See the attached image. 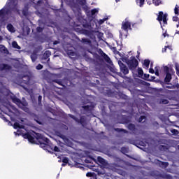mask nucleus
Masks as SVG:
<instances>
[{
	"label": "nucleus",
	"instance_id": "49530a36",
	"mask_svg": "<svg viewBox=\"0 0 179 179\" xmlns=\"http://www.w3.org/2000/svg\"><path fill=\"white\" fill-rule=\"evenodd\" d=\"M173 132H175L176 134H178V131H177L176 129L173 130Z\"/></svg>",
	"mask_w": 179,
	"mask_h": 179
},
{
	"label": "nucleus",
	"instance_id": "e433bc0d",
	"mask_svg": "<svg viewBox=\"0 0 179 179\" xmlns=\"http://www.w3.org/2000/svg\"><path fill=\"white\" fill-rule=\"evenodd\" d=\"M155 75L159 76V70L157 69V67L155 68Z\"/></svg>",
	"mask_w": 179,
	"mask_h": 179
},
{
	"label": "nucleus",
	"instance_id": "f03ea898",
	"mask_svg": "<svg viewBox=\"0 0 179 179\" xmlns=\"http://www.w3.org/2000/svg\"><path fill=\"white\" fill-rule=\"evenodd\" d=\"M15 6H16V0H8L6 6L3 9L0 10V17L6 16V15L9 13V10L13 9Z\"/></svg>",
	"mask_w": 179,
	"mask_h": 179
},
{
	"label": "nucleus",
	"instance_id": "1a4fd4ad",
	"mask_svg": "<svg viewBox=\"0 0 179 179\" xmlns=\"http://www.w3.org/2000/svg\"><path fill=\"white\" fill-rule=\"evenodd\" d=\"M55 137L56 139H59V141L61 142V141H63L66 145H71V142H69V139L66 138L64 135H55Z\"/></svg>",
	"mask_w": 179,
	"mask_h": 179
},
{
	"label": "nucleus",
	"instance_id": "c9c22d12",
	"mask_svg": "<svg viewBox=\"0 0 179 179\" xmlns=\"http://www.w3.org/2000/svg\"><path fill=\"white\" fill-rule=\"evenodd\" d=\"M31 59H32V62H34V61H36V55H31Z\"/></svg>",
	"mask_w": 179,
	"mask_h": 179
},
{
	"label": "nucleus",
	"instance_id": "f3484780",
	"mask_svg": "<svg viewBox=\"0 0 179 179\" xmlns=\"http://www.w3.org/2000/svg\"><path fill=\"white\" fill-rule=\"evenodd\" d=\"M63 164H62V166L64 167L65 166V164H68V163H69V159L67 157H64L62 159Z\"/></svg>",
	"mask_w": 179,
	"mask_h": 179
},
{
	"label": "nucleus",
	"instance_id": "a211bd4d",
	"mask_svg": "<svg viewBox=\"0 0 179 179\" xmlns=\"http://www.w3.org/2000/svg\"><path fill=\"white\" fill-rule=\"evenodd\" d=\"M0 51H1V52H4V53L8 52V50H6V48H5V46H3V45H0Z\"/></svg>",
	"mask_w": 179,
	"mask_h": 179
},
{
	"label": "nucleus",
	"instance_id": "aec40b11",
	"mask_svg": "<svg viewBox=\"0 0 179 179\" xmlns=\"http://www.w3.org/2000/svg\"><path fill=\"white\" fill-rule=\"evenodd\" d=\"M12 45L14 48H17V50H20V46L19 45H17V43H16L15 41H13L12 43Z\"/></svg>",
	"mask_w": 179,
	"mask_h": 179
},
{
	"label": "nucleus",
	"instance_id": "2f4dec72",
	"mask_svg": "<svg viewBox=\"0 0 179 179\" xmlns=\"http://www.w3.org/2000/svg\"><path fill=\"white\" fill-rule=\"evenodd\" d=\"M105 59H106V62H109V63H110V62L111 61V60L110 59V57H108V56H107V55H105Z\"/></svg>",
	"mask_w": 179,
	"mask_h": 179
},
{
	"label": "nucleus",
	"instance_id": "5fc2aeb1",
	"mask_svg": "<svg viewBox=\"0 0 179 179\" xmlns=\"http://www.w3.org/2000/svg\"><path fill=\"white\" fill-rule=\"evenodd\" d=\"M148 3L149 5H150L151 3L148 2Z\"/></svg>",
	"mask_w": 179,
	"mask_h": 179
},
{
	"label": "nucleus",
	"instance_id": "cd10ccee",
	"mask_svg": "<svg viewBox=\"0 0 179 179\" xmlns=\"http://www.w3.org/2000/svg\"><path fill=\"white\" fill-rule=\"evenodd\" d=\"M169 48V50H171V46H165V48L162 50V52H166V50Z\"/></svg>",
	"mask_w": 179,
	"mask_h": 179
},
{
	"label": "nucleus",
	"instance_id": "f8f14e48",
	"mask_svg": "<svg viewBox=\"0 0 179 179\" xmlns=\"http://www.w3.org/2000/svg\"><path fill=\"white\" fill-rule=\"evenodd\" d=\"M149 65H150V61L148 59L144 60L143 66L145 69H148V68H149Z\"/></svg>",
	"mask_w": 179,
	"mask_h": 179
},
{
	"label": "nucleus",
	"instance_id": "dca6fc26",
	"mask_svg": "<svg viewBox=\"0 0 179 179\" xmlns=\"http://www.w3.org/2000/svg\"><path fill=\"white\" fill-rule=\"evenodd\" d=\"M136 3L140 8H142L145 3V0H136Z\"/></svg>",
	"mask_w": 179,
	"mask_h": 179
},
{
	"label": "nucleus",
	"instance_id": "3c124183",
	"mask_svg": "<svg viewBox=\"0 0 179 179\" xmlns=\"http://www.w3.org/2000/svg\"><path fill=\"white\" fill-rule=\"evenodd\" d=\"M75 167H80V166H78V165H75Z\"/></svg>",
	"mask_w": 179,
	"mask_h": 179
},
{
	"label": "nucleus",
	"instance_id": "473e14b6",
	"mask_svg": "<svg viewBox=\"0 0 179 179\" xmlns=\"http://www.w3.org/2000/svg\"><path fill=\"white\" fill-rule=\"evenodd\" d=\"M163 167H167V166H169V163L167 162H161Z\"/></svg>",
	"mask_w": 179,
	"mask_h": 179
},
{
	"label": "nucleus",
	"instance_id": "9b49d317",
	"mask_svg": "<svg viewBox=\"0 0 179 179\" xmlns=\"http://www.w3.org/2000/svg\"><path fill=\"white\" fill-rule=\"evenodd\" d=\"M7 29L8 31H10V33H15V27H13V25L12 24H9L7 25Z\"/></svg>",
	"mask_w": 179,
	"mask_h": 179
},
{
	"label": "nucleus",
	"instance_id": "7ed1b4c3",
	"mask_svg": "<svg viewBox=\"0 0 179 179\" xmlns=\"http://www.w3.org/2000/svg\"><path fill=\"white\" fill-rule=\"evenodd\" d=\"M122 61L123 62H126V64H127L130 69H135V68L138 66V60L135 59V57H131L130 60H128V59H127L126 57H123Z\"/></svg>",
	"mask_w": 179,
	"mask_h": 179
},
{
	"label": "nucleus",
	"instance_id": "b1692460",
	"mask_svg": "<svg viewBox=\"0 0 179 179\" xmlns=\"http://www.w3.org/2000/svg\"><path fill=\"white\" fill-rule=\"evenodd\" d=\"M121 152H122V153H128V148L123 147L121 149Z\"/></svg>",
	"mask_w": 179,
	"mask_h": 179
},
{
	"label": "nucleus",
	"instance_id": "052dcab7",
	"mask_svg": "<svg viewBox=\"0 0 179 179\" xmlns=\"http://www.w3.org/2000/svg\"><path fill=\"white\" fill-rule=\"evenodd\" d=\"M59 163H61V160H59Z\"/></svg>",
	"mask_w": 179,
	"mask_h": 179
},
{
	"label": "nucleus",
	"instance_id": "4468645a",
	"mask_svg": "<svg viewBox=\"0 0 179 179\" xmlns=\"http://www.w3.org/2000/svg\"><path fill=\"white\" fill-rule=\"evenodd\" d=\"M9 68H10L9 66L6 65L5 64H0V69H1V71L9 69Z\"/></svg>",
	"mask_w": 179,
	"mask_h": 179
},
{
	"label": "nucleus",
	"instance_id": "f704fd0d",
	"mask_svg": "<svg viewBox=\"0 0 179 179\" xmlns=\"http://www.w3.org/2000/svg\"><path fill=\"white\" fill-rule=\"evenodd\" d=\"M173 22H178V17L177 16L173 17Z\"/></svg>",
	"mask_w": 179,
	"mask_h": 179
},
{
	"label": "nucleus",
	"instance_id": "e2e57ef3",
	"mask_svg": "<svg viewBox=\"0 0 179 179\" xmlns=\"http://www.w3.org/2000/svg\"><path fill=\"white\" fill-rule=\"evenodd\" d=\"M36 135H38V134H36Z\"/></svg>",
	"mask_w": 179,
	"mask_h": 179
},
{
	"label": "nucleus",
	"instance_id": "c03bdc74",
	"mask_svg": "<svg viewBox=\"0 0 179 179\" xmlns=\"http://www.w3.org/2000/svg\"><path fill=\"white\" fill-rule=\"evenodd\" d=\"M41 30H43V29H41V28H40V27L37 28V31H41Z\"/></svg>",
	"mask_w": 179,
	"mask_h": 179
},
{
	"label": "nucleus",
	"instance_id": "8fccbe9b",
	"mask_svg": "<svg viewBox=\"0 0 179 179\" xmlns=\"http://www.w3.org/2000/svg\"><path fill=\"white\" fill-rule=\"evenodd\" d=\"M116 2H120V0H115Z\"/></svg>",
	"mask_w": 179,
	"mask_h": 179
},
{
	"label": "nucleus",
	"instance_id": "f257e3e1",
	"mask_svg": "<svg viewBox=\"0 0 179 179\" xmlns=\"http://www.w3.org/2000/svg\"><path fill=\"white\" fill-rule=\"evenodd\" d=\"M24 139H27L29 143H34L41 145V148L44 149V150H48V149H52L51 145V142L47 138L43 135L31 136V135H22Z\"/></svg>",
	"mask_w": 179,
	"mask_h": 179
},
{
	"label": "nucleus",
	"instance_id": "6ab92c4d",
	"mask_svg": "<svg viewBox=\"0 0 179 179\" xmlns=\"http://www.w3.org/2000/svg\"><path fill=\"white\" fill-rule=\"evenodd\" d=\"M174 13L176 15V16H178L179 15V6L178 5H176L174 8Z\"/></svg>",
	"mask_w": 179,
	"mask_h": 179
},
{
	"label": "nucleus",
	"instance_id": "c756f323",
	"mask_svg": "<svg viewBox=\"0 0 179 179\" xmlns=\"http://www.w3.org/2000/svg\"><path fill=\"white\" fill-rule=\"evenodd\" d=\"M161 103H162V104H168V103H169V101L166 100V99H162V100L161 101Z\"/></svg>",
	"mask_w": 179,
	"mask_h": 179
},
{
	"label": "nucleus",
	"instance_id": "ddd939ff",
	"mask_svg": "<svg viewBox=\"0 0 179 179\" xmlns=\"http://www.w3.org/2000/svg\"><path fill=\"white\" fill-rule=\"evenodd\" d=\"M13 128L15 129H23V126L20 125V124L15 122L13 125Z\"/></svg>",
	"mask_w": 179,
	"mask_h": 179
},
{
	"label": "nucleus",
	"instance_id": "6e6d98bb",
	"mask_svg": "<svg viewBox=\"0 0 179 179\" xmlns=\"http://www.w3.org/2000/svg\"><path fill=\"white\" fill-rule=\"evenodd\" d=\"M54 44H57V42H54Z\"/></svg>",
	"mask_w": 179,
	"mask_h": 179
},
{
	"label": "nucleus",
	"instance_id": "de8ad7c7",
	"mask_svg": "<svg viewBox=\"0 0 179 179\" xmlns=\"http://www.w3.org/2000/svg\"><path fill=\"white\" fill-rule=\"evenodd\" d=\"M166 87H168V89H171L173 87V86H166Z\"/></svg>",
	"mask_w": 179,
	"mask_h": 179
},
{
	"label": "nucleus",
	"instance_id": "39448f33",
	"mask_svg": "<svg viewBox=\"0 0 179 179\" xmlns=\"http://www.w3.org/2000/svg\"><path fill=\"white\" fill-rule=\"evenodd\" d=\"M164 71L166 72V75L165 77V82L166 83H169L170 80H171V75L174 73V71H173V69L168 67L167 66H165L164 67Z\"/></svg>",
	"mask_w": 179,
	"mask_h": 179
},
{
	"label": "nucleus",
	"instance_id": "c85d7f7f",
	"mask_svg": "<svg viewBox=\"0 0 179 179\" xmlns=\"http://www.w3.org/2000/svg\"><path fill=\"white\" fill-rule=\"evenodd\" d=\"M152 65H153V64L151 63V67ZM151 67L149 69L150 73H155V70L153 69V68H151Z\"/></svg>",
	"mask_w": 179,
	"mask_h": 179
},
{
	"label": "nucleus",
	"instance_id": "864d4df0",
	"mask_svg": "<svg viewBox=\"0 0 179 179\" xmlns=\"http://www.w3.org/2000/svg\"><path fill=\"white\" fill-rule=\"evenodd\" d=\"M16 135H20V134H19V133H17V134H16Z\"/></svg>",
	"mask_w": 179,
	"mask_h": 179
},
{
	"label": "nucleus",
	"instance_id": "a18cd8bd",
	"mask_svg": "<svg viewBox=\"0 0 179 179\" xmlns=\"http://www.w3.org/2000/svg\"><path fill=\"white\" fill-rule=\"evenodd\" d=\"M119 131H123V132H124V134H127L126 131H125V130H124V129H119Z\"/></svg>",
	"mask_w": 179,
	"mask_h": 179
},
{
	"label": "nucleus",
	"instance_id": "4d7b16f0",
	"mask_svg": "<svg viewBox=\"0 0 179 179\" xmlns=\"http://www.w3.org/2000/svg\"><path fill=\"white\" fill-rule=\"evenodd\" d=\"M147 78H149V75H147Z\"/></svg>",
	"mask_w": 179,
	"mask_h": 179
},
{
	"label": "nucleus",
	"instance_id": "9d476101",
	"mask_svg": "<svg viewBox=\"0 0 179 179\" xmlns=\"http://www.w3.org/2000/svg\"><path fill=\"white\" fill-rule=\"evenodd\" d=\"M117 168H115L113 170L118 174H120L121 176H125V172L122 171L121 169H120L119 166H116Z\"/></svg>",
	"mask_w": 179,
	"mask_h": 179
},
{
	"label": "nucleus",
	"instance_id": "4c0bfd02",
	"mask_svg": "<svg viewBox=\"0 0 179 179\" xmlns=\"http://www.w3.org/2000/svg\"><path fill=\"white\" fill-rule=\"evenodd\" d=\"M129 129H134V128H135V125H134V124H129Z\"/></svg>",
	"mask_w": 179,
	"mask_h": 179
},
{
	"label": "nucleus",
	"instance_id": "423d86ee",
	"mask_svg": "<svg viewBox=\"0 0 179 179\" xmlns=\"http://www.w3.org/2000/svg\"><path fill=\"white\" fill-rule=\"evenodd\" d=\"M157 20L159 22L161 26L162 24L164 26V24H167V14H164L163 12L160 11L157 17Z\"/></svg>",
	"mask_w": 179,
	"mask_h": 179
},
{
	"label": "nucleus",
	"instance_id": "0e129e2a",
	"mask_svg": "<svg viewBox=\"0 0 179 179\" xmlns=\"http://www.w3.org/2000/svg\"><path fill=\"white\" fill-rule=\"evenodd\" d=\"M0 117H1V113H0Z\"/></svg>",
	"mask_w": 179,
	"mask_h": 179
},
{
	"label": "nucleus",
	"instance_id": "79ce46f5",
	"mask_svg": "<svg viewBox=\"0 0 179 179\" xmlns=\"http://www.w3.org/2000/svg\"><path fill=\"white\" fill-rule=\"evenodd\" d=\"M86 176H87V177H92V176H93V173H87L86 174Z\"/></svg>",
	"mask_w": 179,
	"mask_h": 179
},
{
	"label": "nucleus",
	"instance_id": "4be33fe9",
	"mask_svg": "<svg viewBox=\"0 0 179 179\" xmlns=\"http://www.w3.org/2000/svg\"><path fill=\"white\" fill-rule=\"evenodd\" d=\"M53 150H54L55 152H62V148H58V147H57V146H55V147H54Z\"/></svg>",
	"mask_w": 179,
	"mask_h": 179
},
{
	"label": "nucleus",
	"instance_id": "0eeeda50",
	"mask_svg": "<svg viewBox=\"0 0 179 179\" xmlns=\"http://www.w3.org/2000/svg\"><path fill=\"white\" fill-rule=\"evenodd\" d=\"M122 30H124V31L131 30V22H129L128 18H126L125 20L122 22Z\"/></svg>",
	"mask_w": 179,
	"mask_h": 179
},
{
	"label": "nucleus",
	"instance_id": "bb28decb",
	"mask_svg": "<svg viewBox=\"0 0 179 179\" xmlns=\"http://www.w3.org/2000/svg\"><path fill=\"white\" fill-rule=\"evenodd\" d=\"M106 20H107V18H103V19H102V20H100L99 21V24H103V23L104 22H106Z\"/></svg>",
	"mask_w": 179,
	"mask_h": 179
},
{
	"label": "nucleus",
	"instance_id": "6e6552de",
	"mask_svg": "<svg viewBox=\"0 0 179 179\" xmlns=\"http://www.w3.org/2000/svg\"><path fill=\"white\" fill-rule=\"evenodd\" d=\"M118 64L120 66L121 72H122V73H124V75H128V73H129V70H128V67L124 66V63H122V62L119 60Z\"/></svg>",
	"mask_w": 179,
	"mask_h": 179
},
{
	"label": "nucleus",
	"instance_id": "ea45409f",
	"mask_svg": "<svg viewBox=\"0 0 179 179\" xmlns=\"http://www.w3.org/2000/svg\"><path fill=\"white\" fill-rule=\"evenodd\" d=\"M45 55H48V57H50V55H51V52H50V51H46V52H45Z\"/></svg>",
	"mask_w": 179,
	"mask_h": 179
},
{
	"label": "nucleus",
	"instance_id": "09e8293b",
	"mask_svg": "<svg viewBox=\"0 0 179 179\" xmlns=\"http://www.w3.org/2000/svg\"><path fill=\"white\" fill-rule=\"evenodd\" d=\"M0 41H2V36H0Z\"/></svg>",
	"mask_w": 179,
	"mask_h": 179
},
{
	"label": "nucleus",
	"instance_id": "13d9d810",
	"mask_svg": "<svg viewBox=\"0 0 179 179\" xmlns=\"http://www.w3.org/2000/svg\"><path fill=\"white\" fill-rule=\"evenodd\" d=\"M178 149L179 150V145H178Z\"/></svg>",
	"mask_w": 179,
	"mask_h": 179
},
{
	"label": "nucleus",
	"instance_id": "a19ab883",
	"mask_svg": "<svg viewBox=\"0 0 179 179\" xmlns=\"http://www.w3.org/2000/svg\"><path fill=\"white\" fill-rule=\"evenodd\" d=\"M176 72L177 73H179V67H178V65H176Z\"/></svg>",
	"mask_w": 179,
	"mask_h": 179
},
{
	"label": "nucleus",
	"instance_id": "2eb2a0df",
	"mask_svg": "<svg viewBox=\"0 0 179 179\" xmlns=\"http://www.w3.org/2000/svg\"><path fill=\"white\" fill-rule=\"evenodd\" d=\"M97 160L101 164H106V159H103L101 157H98Z\"/></svg>",
	"mask_w": 179,
	"mask_h": 179
},
{
	"label": "nucleus",
	"instance_id": "37998d69",
	"mask_svg": "<svg viewBox=\"0 0 179 179\" xmlns=\"http://www.w3.org/2000/svg\"><path fill=\"white\" fill-rule=\"evenodd\" d=\"M41 99H43V97L41 96H38V101L39 103H41Z\"/></svg>",
	"mask_w": 179,
	"mask_h": 179
},
{
	"label": "nucleus",
	"instance_id": "603ef678",
	"mask_svg": "<svg viewBox=\"0 0 179 179\" xmlns=\"http://www.w3.org/2000/svg\"><path fill=\"white\" fill-rule=\"evenodd\" d=\"M22 135H27V134H22Z\"/></svg>",
	"mask_w": 179,
	"mask_h": 179
},
{
	"label": "nucleus",
	"instance_id": "7c9ffc66",
	"mask_svg": "<svg viewBox=\"0 0 179 179\" xmlns=\"http://www.w3.org/2000/svg\"><path fill=\"white\" fill-rule=\"evenodd\" d=\"M147 143H148V141H145V142L141 141L139 143V145H141V146H146Z\"/></svg>",
	"mask_w": 179,
	"mask_h": 179
},
{
	"label": "nucleus",
	"instance_id": "58836bf2",
	"mask_svg": "<svg viewBox=\"0 0 179 179\" xmlns=\"http://www.w3.org/2000/svg\"><path fill=\"white\" fill-rule=\"evenodd\" d=\"M163 37H164V38H166V37H169V34L166 32H164L163 34Z\"/></svg>",
	"mask_w": 179,
	"mask_h": 179
},
{
	"label": "nucleus",
	"instance_id": "393cba45",
	"mask_svg": "<svg viewBox=\"0 0 179 179\" xmlns=\"http://www.w3.org/2000/svg\"><path fill=\"white\" fill-rule=\"evenodd\" d=\"M138 75H139L140 76H142V75H143V70H142V69L138 68Z\"/></svg>",
	"mask_w": 179,
	"mask_h": 179
},
{
	"label": "nucleus",
	"instance_id": "412c9836",
	"mask_svg": "<svg viewBox=\"0 0 179 179\" xmlns=\"http://www.w3.org/2000/svg\"><path fill=\"white\" fill-rule=\"evenodd\" d=\"M152 1L155 6H159V5L162 3V0H152Z\"/></svg>",
	"mask_w": 179,
	"mask_h": 179
},
{
	"label": "nucleus",
	"instance_id": "72a5a7b5",
	"mask_svg": "<svg viewBox=\"0 0 179 179\" xmlns=\"http://www.w3.org/2000/svg\"><path fill=\"white\" fill-rule=\"evenodd\" d=\"M36 69H38V70L43 69V65L38 64V65L36 66Z\"/></svg>",
	"mask_w": 179,
	"mask_h": 179
},
{
	"label": "nucleus",
	"instance_id": "bf43d9fd",
	"mask_svg": "<svg viewBox=\"0 0 179 179\" xmlns=\"http://www.w3.org/2000/svg\"><path fill=\"white\" fill-rule=\"evenodd\" d=\"M177 34H179V31L177 32Z\"/></svg>",
	"mask_w": 179,
	"mask_h": 179
},
{
	"label": "nucleus",
	"instance_id": "680f3d73",
	"mask_svg": "<svg viewBox=\"0 0 179 179\" xmlns=\"http://www.w3.org/2000/svg\"><path fill=\"white\" fill-rule=\"evenodd\" d=\"M120 34H121V35L122 34V32H120Z\"/></svg>",
	"mask_w": 179,
	"mask_h": 179
},
{
	"label": "nucleus",
	"instance_id": "a878e982",
	"mask_svg": "<svg viewBox=\"0 0 179 179\" xmlns=\"http://www.w3.org/2000/svg\"><path fill=\"white\" fill-rule=\"evenodd\" d=\"M97 12H99V9H97V8H94V9L92 10V11H91L92 15H96V13H97Z\"/></svg>",
	"mask_w": 179,
	"mask_h": 179
},
{
	"label": "nucleus",
	"instance_id": "20e7f679",
	"mask_svg": "<svg viewBox=\"0 0 179 179\" xmlns=\"http://www.w3.org/2000/svg\"><path fill=\"white\" fill-rule=\"evenodd\" d=\"M13 103L17 104V106H18L20 108H22V110H24V111H29V109L27 108V102L26 101L22 102L20 101V99L16 97L13 98Z\"/></svg>",
	"mask_w": 179,
	"mask_h": 179
},
{
	"label": "nucleus",
	"instance_id": "5701e85b",
	"mask_svg": "<svg viewBox=\"0 0 179 179\" xmlns=\"http://www.w3.org/2000/svg\"><path fill=\"white\" fill-rule=\"evenodd\" d=\"M146 121V117L145 116H141L138 120V122H145Z\"/></svg>",
	"mask_w": 179,
	"mask_h": 179
}]
</instances>
